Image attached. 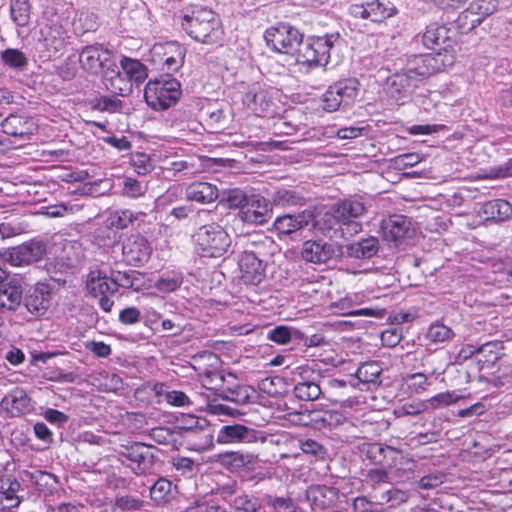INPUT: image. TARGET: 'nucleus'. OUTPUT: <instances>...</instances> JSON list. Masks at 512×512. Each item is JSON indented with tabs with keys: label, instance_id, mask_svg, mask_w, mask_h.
<instances>
[{
	"label": "nucleus",
	"instance_id": "obj_1",
	"mask_svg": "<svg viewBox=\"0 0 512 512\" xmlns=\"http://www.w3.org/2000/svg\"><path fill=\"white\" fill-rule=\"evenodd\" d=\"M338 33H331L324 36L311 37L303 42L296 49L295 63L298 70L308 73L311 70L324 67L330 58V50L338 42Z\"/></svg>",
	"mask_w": 512,
	"mask_h": 512
},
{
	"label": "nucleus",
	"instance_id": "obj_2",
	"mask_svg": "<svg viewBox=\"0 0 512 512\" xmlns=\"http://www.w3.org/2000/svg\"><path fill=\"white\" fill-rule=\"evenodd\" d=\"M181 26L191 38L203 44H215L223 35L219 17L212 10L203 7L182 16Z\"/></svg>",
	"mask_w": 512,
	"mask_h": 512
},
{
	"label": "nucleus",
	"instance_id": "obj_3",
	"mask_svg": "<svg viewBox=\"0 0 512 512\" xmlns=\"http://www.w3.org/2000/svg\"><path fill=\"white\" fill-rule=\"evenodd\" d=\"M181 96V85L171 77L149 80L144 89V98L149 107L161 111L175 105Z\"/></svg>",
	"mask_w": 512,
	"mask_h": 512
},
{
	"label": "nucleus",
	"instance_id": "obj_4",
	"mask_svg": "<svg viewBox=\"0 0 512 512\" xmlns=\"http://www.w3.org/2000/svg\"><path fill=\"white\" fill-rule=\"evenodd\" d=\"M197 251L204 257L218 258L227 253L231 239L219 225L210 224L200 227L195 235Z\"/></svg>",
	"mask_w": 512,
	"mask_h": 512
},
{
	"label": "nucleus",
	"instance_id": "obj_5",
	"mask_svg": "<svg viewBox=\"0 0 512 512\" xmlns=\"http://www.w3.org/2000/svg\"><path fill=\"white\" fill-rule=\"evenodd\" d=\"M186 49L176 41L154 44L149 51V61L158 69L178 71L184 64Z\"/></svg>",
	"mask_w": 512,
	"mask_h": 512
},
{
	"label": "nucleus",
	"instance_id": "obj_6",
	"mask_svg": "<svg viewBox=\"0 0 512 512\" xmlns=\"http://www.w3.org/2000/svg\"><path fill=\"white\" fill-rule=\"evenodd\" d=\"M356 79H345L331 85L321 96V107L326 112H335L341 106L350 105L358 95Z\"/></svg>",
	"mask_w": 512,
	"mask_h": 512
},
{
	"label": "nucleus",
	"instance_id": "obj_7",
	"mask_svg": "<svg viewBox=\"0 0 512 512\" xmlns=\"http://www.w3.org/2000/svg\"><path fill=\"white\" fill-rule=\"evenodd\" d=\"M88 293L98 300L100 307L105 312H110L114 304L112 296L118 290L116 281L108 277L102 270L91 271L86 280Z\"/></svg>",
	"mask_w": 512,
	"mask_h": 512
},
{
	"label": "nucleus",
	"instance_id": "obj_8",
	"mask_svg": "<svg viewBox=\"0 0 512 512\" xmlns=\"http://www.w3.org/2000/svg\"><path fill=\"white\" fill-rule=\"evenodd\" d=\"M266 44L273 51L283 54H292L301 44L302 34L287 24H278L270 27L264 35Z\"/></svg>",
	"mask_w": 512,
	"mask_h": 512
},
{
	"label": "nucleus",
	"instance_id": "obj_9",
	"mask_svg": "<svg viewBox=\"0 0 512 512\" xmlns=\"http://www.w3.org/2000/svg\"><path fill=\"white\" fill-rule=\"evenodd\" d=\"M79 63L86 72L103 76L109 67H112L114 60L110 50L101 45H91L82 49Z\"/></svg>",
	"mask_w": 512,
	"mask_h": 512
},
{
	"label": "nucleus",
	"instance_id": "obj_10",
	"mask_svg": "<svg viewBox=\"0 0 512 512\" xmlns=\"http://www.w3.org/2000/svg\"><path fill=\"white\" fill-rule=\"evenodd\" d=\"M152 247L149 241L140 234L127 236L122 242L123 261L127 265L139 267L150 259Z\"/></svg>",
	"mask_w": 512,
	"mask_h": 512
},
{
	"label": "nucleus",
	"instance_id": "obj_11",
	"mask_svg": "<svg viewBox=\"0 0 512 512\" xmlns=\"http://www.w3.org/2000/svg\"><path fill=\"white\" fill-rule=\"evenodd\" d=\"M334 208L350 236L361 230V224L356 219L363 216L366 211L363 202L356 199H345L338 202Z\"/></svg>",
	"mask_w": 512,
	"mask_h": 512
},
{
	"label": "nucleus",
	"instance_id": "obj_12",
	"mask_svg": "<svg viewBox=\"0 0 512 512\" xmlns=\"http://www.w3.org/2000/svg\"><path fill=\"white\" fill-rule=\"evenodd\" d=\"M239 279L245 285H258L265 278V265L253 252H244L238 260Z\"/></svg>",
	"mask_w": 512,
	"mask_h": 512
},
{
	"label": "nucleus",
	"instance_id": "obj_13",
	"mask_svg": "<svg viewBox=\"0 0 512 512\" xmlns=\"http://www.w3.org/2000/svg\"><path fill=\"white\" fill-rule=\"evenodd\" d=\"M272 214V207L269 201L261 195H250L239 211L242 221L250 224H263L268 221Z\"/></svg>",
	"mask_w": 512,
	"mask_h": 512
},
{
	"label": "nucleus",
	"instance_id": "obj_14",
	"mask_svg": "<svg viewBox=\"0 0 512 512\" xmlns=\"http://www.w3.org/2000/svg\"><path fill=\"white\" fill-rule=\"evenodd\" d=\"M339 249L332 243L322 240H306L302 244L301 258L308 263L320 265L334 258Z\"/></svg>",
	"mask_w": 512,
	"mask_h": 512
},
{
	"label": "nucleus",
	"instance_id": "obj_15",
	"mask_svg": "<svg viewBox=\"0 0 512 512\" xmlns=\"http://www.w3.org/2000/svg\"><path fill=\"white\" fill-rule=\"evenodd\" d=\"M39 42L52 57L65 47L67 32L58 22H46L40 27Z\"/></svg>",
	"mask_w": 512,
	"mask_h": 512
},
{
	"label": "nucleus",
	"instance_id": "obj_16",
	"mask_svg": "<svg viewBox=\"0 0 512 512\" xmlns=\"http://www.w3.org/2000/svg\"><path fill=\"white\" fill-rule=\"evenodd\" d=\"M243 102L256 116L273 117L277 114L276 101L267 90H251L244 95Z\"/></svg>",
	"mask_w": 512,
	"mask_h": 512
},
{
	"label": "nucleus",
	"instance_id": "obj_17",
	"mask_svg": "<svg viewBox=\"0 0 512 512\" xmlns=\"http://www.w3.org/2000/svg\"><path fill=\"white\" fill-rule=\"evenodd\" d=\"M417 85L405 72L391 75L386 82V93L397 104H405Z\"/></svg>",
	"mask_w": 512,
	"mask_h": 512
},
{
	"label": "nucleus",
	"instance_id": "obj_18",
	"mask_svg": "<svg viewBox=\"0 0 512 512\" xmlns=\"http://www.w3.org/2000/svg\"><path fill=\"white\" fill-rule=\"evenodd\" d=\"M52 289L46 283H37L25 300L27 310L37 316L44 315L51 306Z\"/></svg>",
	"mask_w": 512,
	"mask_h": 512
},
{
	"label": "nucleus",
	"instance_id": "obj_19",
	"mask_svg": "<svg viewBox=\"0 0 512 512\" xmlns=\"http://www.w3.org/2000/svg\"><path fill=\"white\" fill-rule=\"evenodd\" d=\"M353 12L363 19H370L373 22H382L397 13V9L390 2L372 0L361 6H354Z\"/></svg>",
	"mask_w": 512,
	"mask_h": 512
},
{
	"label": "nucleus",
	"instance_id": "obj_20",
	"mask_svg": "<svg viewBox=\"0 0 512 512\" xmlns=\"http://www.w3.org/2000/svg\"><path fill=\"white\" fill-rule=\"evenodd\" d=\"M483 222H504L512 217V205L503 199L485 202L477 212Z\"/></svg>",
	"mask_w": 512,
	"mask_h": 512
},
{
	"label": "nucleus",
	"instance_id": "obj_21",
	"mask_svg": "<svg viewBox=\"0 0 512 512\" xmlns=\"http://www.w3.org/2000/svg\"><path fill=\"white\" fill-rule=\"evenodd\" d=\"M382 228L384 239L395 244L406 239L412 232L411 222L402 215L390 217L383 223Z\"/></svg>",
	"mask_w": 512,
	"mask_h": 512
},
{
	"label": "nucleus",
	"instance_id": "obj_22",
	"mask_svg": "<svg viewBox=\"0 0 512 512\" xmlns=\"http://www.w3.org/2000/svg\"><path fill=\"white\" fill-rule=\"evenodd\" d=\"M22 296L20 280L12 277L0 287V311H15L21 305Z\"/></svg>",
	"mask_w": 512,
	"mask_h": 512
},
{
	"label": "nucleus",
	"instance_id": "obj_23",
	"mask_svg": "<svg viewBox=\"0 0 512 512\" xmlns=\"http://www.w3.org/2000/svg\"><path fill=\"white\" fill-rule=\"evenodd\" d=\"M314 227L330 238L346 237L349 235L342 221L338 218L335 208L331 212L318 215L315 219Z\"/></svg>",
	"mask_w": 512,
	"mask_h": 512
},
{
	"label": "nucleus",
	"instance_id": "obj_24",
	"mask_svg": "<svg viewBox=\"0 0 512 512\" xmlns=\"http://www.w3.org/2000/svg\"><path fill=\"white\" fill-rule=\"evenodd\" d=\"M307 499L313 509H325L333 506L338 500V491L333 487L316 485L308 488Z\"/></svg>",
	"mask_w": 512,
	"mask_h": 512
},
{
	"label": "nucleus",
	"instance_id": "obj_25",
	"mask_svg": "<svg viewBox=\"0 0 512 512\" xmlns=\"http://www.w3.org/2000/svg\"><path fill=\"white\" fill-rule=\"evenodd\" d=\"M106 88L116 95L125 96L132 91L133 85L126 75H123L117 68L116 63L102 76Z\"/></svg>",
	"mask_w": 512,
	"mask_h": 512
},
{
	"label": "nucleus",
	"instance_id": "obj_26",
	"mask_svg": "<svg viewBox=\"0 0 512 512\" xmlns=\"http://www.w3.org/2000/svg\"><path fill=\"white\" fill-rule=\"evenodd\" d=\"M310 220L311 215L309 213L302 212L297 215L287 214L276 218L273 229L279 235H288L307 226Z\"/></svg>",
	"mask_w": 512,
	"mask_h": 512
},
{
	"label": "nucleus",
	"instance_id": "obj_27",
	"mask_svg": "<svg viewBox=\"0 0 512 512\" xmlns=\"http://www.w3.org/2000/svg\"><path fill=\"white\" fill-rule=\"evenodd\" d=\"M2 408L11 416H21L30 410V399L21 389H15L1 401Z\"/></svg>",
	"mask_w": 512,
	"mask_h": 512
},
{
	"label": "nucleus",
	"instance_id": "obj_28",
	"mask_svg": "<svg viewBox=\"0 0 512 512\" xmlns=\"http://www.w3.org/2000/svg\"><path fill=\"white\" fill-rule=\"evenodd\" d=\"M186 197L201 204L212 203L218 197V188L208 182H194L186 188Z\"/></svg>",
	"mask_w": 512,
	"mask_h": 512
},
{
	"label": "nucleus",
	"instance_id": "obj_29",
	"mask_svg": "<svg viewBox=\"0 0 512 512\" xmlns=\"http://www.w3.org/2000/svg\"><path fill=\"white\" fill-rule=\"evenodd\" d=\"M254 439V431L240 424L223 426L217 435L219 443L252 442Z\"/></svg>",
	"mask_w": 512,
	"mask_h": 512
},
{
	"label": "nucleus",
	"instance_id": "obj_30",
	"mask_svg": "<svg viewBox=\"0 0 512 512\" xmlns=\"http://www.w3.org/2000/svg\"><path fill=\"white\" fill-rule=\"evenodd\" d=\"M20 489V483L13 478L3 480L0 485V509H12L19 506L21 503L20 497L17 492Z\"/></svg>",
	"mask_w": 512,
	"mask_h": 512
},
{
	"label": "nucleus",
	"instance_id": "obj_31",
	"mask_svg": "<svg viewBox=\"0 0 512 512\" xmlns=\"http://www.w3.org/2000/svg\"><path fill=\"white\" fill-rule=\"evenodd\" d=\"M223 393H225L226 399L237 404L249 403L256 395V391L253 387L239 384L236 378L234 382H226Z\"/></svg>",
	"mask_w": 512,
	"mask_h": 512
},
{
	"label": "nucleus",
	"instance_id": "obj_32",
	"mask_svg": "<svg viewBox=\"0 0 512 512\" xmlns=\"http://www.w3.org/2000/svg\"><path fill=\"white\" fill-rule=\"evenodd\" d=\"M435 58L428 55L418 58L413 67L406 69L404 72L411 78L417 86L427 77L436 72Z\"/></svg>",
	"mask_w": 512,
	"mask_h": 512
},
{
	"label": "nucleus",
	"instance_id": "obj_33",
	"mask_svg": "<svg viewBox=\"0 0 512 512\" xmlns=\"http://www.w3.org/2000/svg\"><path fill=\"white\" fill-rule=\"evenodd\" d=\"M378 251V240L368 237L347 245V254L351 257L362 259L370 258Z\"/></svg>",
	"mask_w": 512,
	"mask_h": 512
},
{
	"label": "nucleus",
	"instance_id": "obj_34",
	"mask_svg": "<svg viewBox=\"0 0 512 512\" xmlns=\"http://www.w3.org/2000/svg\"><path fill=\"white\" fill-rule=\"evenodd\" d=\"M2 128L6 134L24 137L32 133L34 124L20 116H10L3 121Z\"/></svg>",
	"mask_w": 512,
	"mask_h": 512
},
{
	"label": "nucleus",
	"instance_id": "obj_35",
	"mask_svg": "<svg viewBox=\"0 0 512 512\" xmlns=\"http://www.w3.org/2000/svg\"><path fill=\"white\" fill-rule=\"evenodd\" d=\"M121 67L131 82L139 83L147 78V68L139 60L124 57L121 60Z\"/></svg>",
	"mask_w": 512,
	"mask_h": 512
},
{
	"label": "nucleus",
	"instance_id": "obj_36",
	"mask_svg": "<svg viewBox=\"0 0 512 512\" xmlns=\"http://www.w3.org/2000/svg\"><path fill=\"white\" fill-rule=\"evenodd\" d=\"M10 14L12 20L20 27L28 25L31 14L29 0H10Z\"/></svg>",
	"mask_w": 512,
	"mask_h": 512
},
{
	"label": "nucleus",
	"instance_id": "obj_37",
	"mask_svg": "<svg viewBox=\"0 0 512 512\" xmlns=\"http://www.w3.org/2000/svg\"><path fill=\"white\" fill-rule=\"evenodd\" d=\"M201 382L207 389H221L223 391L226 382H234L235 376L232 374L223 375L217 371H202L200 373Z\"/></svg>",
	"mask_w": 512,
	"mask_h": 512
},
{
	"label": "nucleus",
	"instance_id": "obj_38",
	"mask_svg": "<svg viewBox=\"0 0 512 512\" xmlns=\"http://www.w3.org/2000/svg\"><path fill=\"white\" fill-rule=\"evenodd\" d=\"M463 398L464 395L456 391H445L432 396L426 402L428 410H437L455 404Z\"/></svg>",
	"mask_w": 512,
	"mask_h": 512
},
{
	"label": "nucleus",
	"instance_id": "obj_39",
	"mask_svg": "<svg viewBox=\"0 0 512 512\" xmlns=\"http://www.w3.org/2000/svg\"><path fill=\"white\" fill-rule=\"evenodd\" d=\"M24 266L39 261L45 254L46 248L41 241H29L21 244Z\"/></svg>",
	"mask_w": 512,
	"mask_h": 512
},
{
	"label": "nucleus",
	"instance_id": "obj_40",
	"mask_svg": "<svg viewBox=\"0 0 512 512\" xmlns=\"http://www.w3.org/2000/svg\"><path fill=\"white\" fill-rule=\"evenodd\" d=\"M90 106L93 110L99 112L118 113L121 111L123 105L122 101L117 98L99 96L90 101Z\"/></svg>",
	"mask_w": 512,
	"mask_h": 512
},
{
	"label": "nucleus",
	"instance_id": "obj_41",
	"mask_svg": "<svg viewBox=\"0 0 512 512\" xmlns=\"http://www.w3.org/2000/svg\"><path fill=\"white\" fill-rule=\"evenodd\" d=\"M128 457L139 466L140 473H144L151 464V455L144 445L135 444L128 451Z\"/></svg>",
	"mask_w": 512,
	"mask_h": 512
},
{
	"label": "nucleus",
	"instance_id": "obj_42",
	"mask_svg": "<svg viewBox=\"0 0 512 512\" xmlns=\"http://www.w3.org/2000/svg\"><path fill=\"white\" fill-rule=\"evenodd\" d=\"M294 394L304 401H313L321 394L320 386L315 382H298L294 387Z\"/></svg>",
	"mask_w": 512,
	"mask_h": 512
},
{
	"label": "nucleus",
	"instance_id": "obj_43",
	"mask_svg": "<svg viewBox=\"0 0 512 512\" xmlns=\"http://www.w3.org/2000/svg\"><path fill=\"white\" fill-rule=\"evenodd\" d=\"M137 218L138 213H134L131 210H116L110 213L109 225L116 229H124L137 220Z\"/></svg>",
	"mask_w": 512,
	"mask_h": 512
},
{
	"label": "nucleus",
	"instance_id": "obj_44",
	"mask_svg": "<svg viewBox=\"0 0 512 512\" xmlns=\"http://www.w3.org/2000/svg\"><path fill=\"white\" fill-rule=\"evenodd\" d=\"M381 371L382 369L377 362H367L357 369L356 376L362 383H376Z\"/></svg>",
	"mask_w": 512,
	"mask_h": 512
},
{
	"label": "nucleus",
	"instance_id": "obj_45",
	"mask_svg": "<svg viewBox=\"0 0 512 512\" xmlns=\"http://www.w3.org/2000/svg\"><path fill=\"white\" fill-rule=\"evenodd\" d=\"M454 336L450 327L442 323H433L427 330L426 338L432 343H440L450 340Z\"/></svg>",
	"mask_w": 512,
	"mask_h": 512
},
{
	"label": "nucleus",
	"instance_id": "obj_46",
	"mask_svg": "<svg viewBox=\"0 0 512 512\" xmlns=\"http://www.w3.org/2000/svg\"><path fill=\"white\" fill-rule=\"evenodd\" d=\"M172 491V483L167 479L161 478L157 480L150 489L151 498L156 503L167 502Z\"/></svg>",
	"mask_w": 512,
	"mask_h": 512
},
{
	"label": "nucleus",
	"instance_id": "obj_47",
	"mask_svg": "<svg viewBox=\"0 0 512 512\" xmlns=\"http://www.w3.org/2000/svg\"><path fill=\"white\" fill-rule=\"evenodd\" d=\"M446 31L444 27H428L423 34V44L428 49L434 50L444 41Z\"/></svg>",
	"mask_w": 512,
	"mask_h": 512
},
{
	"label": "nucleus",
	"instance_id": "obj_48",
	"mask_svg": "<svg viewBox=\"0 0 512 512\" xmlns=\"http://www.w3.org/2000/svg\"><path fill=\"white\" fill-rule=\"evenodd\" d=\"M404 383L407 387V390L414 394H420L426 391L429 385L427 376L420 372L405 376Z\"/></svg>",
	"mask_w": 512,
	"mask_h": 512
},
{
	"label": "nucleus",
	"instance_id": "obj_49",
	"mask_svg": "<svg viewBox=\"0 0 512 512\" xmlns=\"http://www.w3.org/2000/svg\"><path fill=\"white\" fill-rule=\"evenodd\" d=\"M426 400H413L411 402H406L402 404L401 406L395 408L394 414L397 417H403L408 415H418L422 412H425L428 410Z\"/></svg>",
	"mask_w": 512,
	"mask_h": 512
},
{
	"label": "nucleus",
	"instance_id": "obj_50",
	"mask_svg": "<svg viewBox=\"0 0 512 512\" xmlns=\"http://www.w3.org/2000/svg\"><path fill=\"white\" fill-rule=\"evenodd\" d=\"M0 260L13 267L24 266L22 246L3 248L0 250Z\"/></svg>",
	"mask_w": 512,
	"mask_h": 512
},
{
	"label": "nucleus",
	"instance_id": "obj_51",
	"mask_svg": "<svg viewBox=\"0 0 512 512\" xmlns=\"http://www.w3.org/2000/svg\"><path fill=\"white\" fill-rule=\"evenodd\" d=\"M315 422H321L323 427L336 428L347 421V417L340 411H325L320 417H314Z\"/></svg>",
	"mask_w": 512,
	"mask_h": 512
},
{
	"label": "nucleus",
	"instance_id": "obj_52",
	"mask_svg": "<svg viewBox=\"0 0 512 512\" xmlns=\"http://www.w3.org/2000/svg\"><path fill=\"white\" fill-rule=\"evenodd\" d=\"M409 498L410 495L407 491H403L398 488H392L382 493L380 503H390L391 506L396 507L406 503Z\"/></svg>",
	"mask_w": 512,
	"mask_h": 512
},
{
	"label": "nucleus",
	"instance_id": "obj_53",
	"mask_svg": "<svg viewBox=\"0 0 512 512\" xmlns=\"http://www.w3.org/2000/svg\"><path fill=\"white\" fill-rule=\"evenodd\" d=\"M131 164L139 175H146L153 169L150 156L143 152H135L131 155Z\"/></svg>",
	"mask_w": 512,
	"mask_h": 512
},
{
	"label": "nucleus",
	"instance_id": "obj_54",
	"mask_svg": "<svg viewBox=\"0 0 512 512\" xmlns=\"http://www.w3.org/2000/svg\"><path fill=\"white\" fill-rule=\"evenodd\" d=\"M147 191V185H143L138 180L126 177L123 182L122 193L129 198H139Z\"/></svg>",
	"mask_w": 512,
	"mask_h": 512
},
{
	"label": "nucleus",
	"instance_id": "obj_55",
	"mask_svg": "<svg viewBox=\"0 0 512 512\" xmlns=\"http://www.w3.org/2000/svg\"><path fill=\"white\" fill-rule=\"evenodd\" d=\"M4 63L13 68L24 67L27 63L25 55L17 49H7L2 53Z\"/></svg>",
	"mask_w": 512,
	"mask_h": 512
},
{
	"label": "nucleus",
	"instance_id": "obj_56",
	"mask_svg": "<svg viewBox=\"0 0 512 512\" xmlns=\"http://www.w3.org/2000/svg\"><path fill=\"white\" fill-rule=\"evenodd\" d=\"M248 196H246L241 190L233 189L228 191L225 202L229 208H238L242 211V207L245 205Z\"/></svg>",
	"mask_w": 512,
	"mask_h": 512
},
{
	"label": "nucleus",
	"instance_id": "obj_57",
	"mask_svg": "<svg viewBox=\"0 0 512 512\" xmlns=\"http://www.w3.org/2000/svg\"><path fill=\"white\" fill-rule=\"evenodd\" d=\"M423 160L419 153H406L398 155L394 158V164L397 168L402 169L412 167Z\"/></svg>",
	"mask_w": 512,
	"mask_h": 512
},
{
	"label": "nucleus",
	"instance_id": "obj_58",
	"mask_svg": "<svg viewBox=\"0 0 512 512\" xmlns=\"http://www.w3.org/2000/svg\"><path fill=\"white\" fill-rule=\"evenodd\" d=\"M473 8L476 9V14L484 18L497 10L498 2L497 0H479Z\"/></svg>",
	"mask_w": 512,
	"mask_h": 512
},
{
	"label": "nucleus",
	"instance_id": "obj_59",
	"mask_svg": "<svg viewBox=\"0 0 512 512\" xmlns=\"http://www.w3.org/2000/svg\"><path fill=\"white\" fill-rule=\"evenodd\" d=\"M72 209L69 208L66 205L59 204V205H51L47 207L41 208L40 214H43L50 218H58V217H64L67 214L71 213Z\"/></svg>",
	"mask_w": 512,
	"mask_h": 512
},
{
	"label": "nucleus",
	"instance_id": "obj_60",
	"mask_svg": "<svg viewBox=\"0 0 512 512\" xmlns=\"http://www.w3.org/2000/svg\"><path fill=\"white\" fill-rule=\"evenodd\" d=\"M85 348L97 357H107L111 354L110 345L104 342L87 341Z\"/></svg>",
	"mask_w": 512,
	"mask_h": 512
},
{
	"label": "nucleus",
	"instance_id": "obj_61",
	"mask_svg": "<svg viewBox=\"0 0 512 512\" xmlns=\"http://www.w3.org/2000/svg\"><path fill=\"white\" fill-rule=\"evenodd\" d=\"M443 128V125L437 124L413 125L407 128V132L410 135H430L439 132Z\"/></svg>",
	"mask_w": 512,
	"mask_h": 512
},
{
	"label": "nucleus",
	"instance_id": "obj_62",
	"mask_svg": "<svg viewBox=\"0 0 512 512\" xmlns=\"http://www.w3.org/2000/svg\"><path fill=\"white\" fill-rule=\"evenodd\" d=\"M269 339L278 344H286L291 339L289 328L278 326L269 332Z\"/></svg>",
	"mask_w": 512,
	"mask_h": 512
},
{
	"label": "nucleus",
	"instance_id": "obj_63",
	"mask_svg": "<svg viewBox=\"0 0 512 512\" xmlns=\"http://www.w3.org/2000/svg\"><path fill=\"white\" fill-rule=\"evenodd\" d=\"M119 320L126 325L135 324L140 320V311L135 307H127L120 312Z\"/></svg>",
	"mask_w": 512,
	"mask_h": 512
},
{
	"label": "nucleus",
	"instance_id": "obj_64",
	"mask_svg": "<svg viewBox=\"0 0 512 512\" xmlns=\"http://www.w3.org/2000/svg\"><path fill=\"white\" fill-rule=\"evenodd\" d=\"M277 205H293L297 203L298 197L294 192L289 190H279L276 192L273 198Z\"/></svg>",
	"mask_w": 512,
	"mask_h": 512
}]
</instances>
